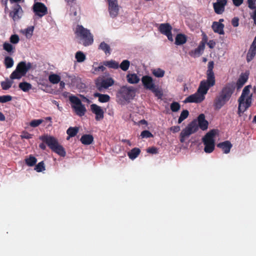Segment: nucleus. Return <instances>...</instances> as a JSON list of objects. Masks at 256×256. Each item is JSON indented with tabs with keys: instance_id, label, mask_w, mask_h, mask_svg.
Returning a JSON list of instances; mask_svg holds the SVG:
<instances>
[{
	"instance_id": "nucleus-1",
	"label": "nucleus",
	"mask_w": 256,
	"mask_h": 256,
	"mask_svg": "<svg viewBox=\"0 0 256 256\" xmlns=\"http://www.w3.org/2000/svg\"><path fill=\"white\" fill-rule=\"evenodd\" d=\"M32 64L26 62H20L16 66L15 70L11 74L10 78H6L4 81L1 82L0 85L4 90H8L13 84V80H20L26 76L28 70L31 68Z\"/></svg>"
},
{
	"instance_id": "nucleus-2",
	"label": "nucleus",
	"mask_w": 256,
	"mask_h": 256,
	"mask_svg": "<svg viewBox=\"0 0 256 256\" xmlns=\"http://www.w3.org/2000/svg\"><path fill=\"white\" fill-rule=\"evenodd\" d=\"M234 90V88L230 84L224 86L214 100L215 108H221L230 100Z\"/></svg>"
},
{
	"instance_id": "nucleus-3",
	"label": "nucleus",
	"mask_w": 256,
	"mask_h": 256,
	"mask_svg": "<svg viewBox=\"0 0 256 256\" xmlns=\"http://www.w3.org/2000/svg\"><path fill=\"white\" fill-rule=\"evenodd\" d=\"M76 38L78 43L84 46L92 45L94 42V36L90 30L82 25H77L74 30Z\"/></svg>"
},
{
	"instance_id": "nucleus-4",
	"label": "nucleus",
	"mask_w": 256,
	"mask_h": 256,
	"mask_svg": "<svg viewBox=\"0 0 256 256\" xmlns=\"http://www.w3.org/2000/svg\"><path fill=\"white\" fill-rule=\"evenodd\" d=\"M136 95V89L132 86H122L120 88L116 94L117 102L122 105L129 102Z\"/></svg>"
},
{
	"instance_id": "nucleus-5",
	"label": "nucleus",
	"mask_w": 256,
	"mask_h": 256,
	"mask_svg": "<svg viewBox=\"0 0 256 256\" xmlns=\"http://www.w3.org/2000/svg\"><path fill=\"white\" fill-rule=\"evenodd\" d=\"M40 139L46 144L53 152L62 157L66 156V150L64 148L59 144L57 138L54 136L46 134L41 136Z\"/></svg>"
},
{
	"instance_id": "nucleus-6",
	"label": "nucleus",
	"mask_w": 256,
	"mask_h": 256,
	"mask_svg": "<svg viewBox=\"0 0 256 256\" xmlns=\"http://www.w3.org/2000/svg\"><path fill=\"white\" fill-rule=\"evenodd\" d=\"M210 88L211 86L207 84L204 80L201 81L196 92L188 96L184 102L200 103L204 100L205 95Z\"/></svg>"
},
{
	"instance_id": "nucleus-7",
	"label": "nucleus",
	"mask_w": 256,
	"mask_h": 256,
	"mask_svg": "<svg viewBox=\"0 0 256 256\" xmlns=\"http://www.w3.org/2000/svg\"><path fill=\"white\" fill-rule=\"evenodd\" d=\"M216 134V130H212L202 138V141L204 145V150L206 153H211L214 151L215 146L214 137Z\"/></svg>"
},
{
	"instance_id": "nucleus-8",
	"label": "nucleus",
	"mask_w": 256,
	"mask_h": 256,
	"mask_svg": "<svg viewBox=\"0 0 256 256\" xmlns=\"http://www.w3.org/2000/svg\"><path fill=\"white\" fill-rule=\"evenodd\" d=\"M69 100L71 104L72 108L76 115L82 116L85 114L86 112V108L78 97L75 96H70Z\"/></svg>"
},
{
	"instance_id": "nucleus-9",
	"label": "nucleus",
	"mask_w": 256,
	"mask_h": 256,
	"mask_svg": "<svg viewBox=\"0 0 256 256\" xmlns=\"http://www.w3.org/2000/svg\"><path fill=\"white\" fill-rule=\"evenodd\" d=\"M198 130V126L196 120H192L188 126L182 130L180 136V140L182 143L185 141L186 138L196 132Z\"/></svg>"
},
{
	"instance_id": "nucleus-10",
	"label": "nucleus",
	"mask_w": 256,
	"mask_h": 256,
	"mask_svg": "<svg viewBox=\"0 0 256 256\" xmlns=\"http://www.w3.org/2000/svg\"><path fill=\"white\" fill-rule=\"evenodd\" d=\"M238 114L240 117L242 114L252 105V99L251 96L246 98V99H240L238 98Z\"/></svg>"
},
{
	"instance_id": "nucleus-11",
	"label": "nucleus",
	"mask_w": 256,
	"mask_h": 256,
	"mask_svg": "<svg viewBox=\"0 0 256 256\" xmlns=\"http://www.w3.org/2000/svg\"><path fill=\"white\" fill-rule=\"evenodd\" d=\"M33 12L35 16L42 18L48 14V8L42 2H35L33 5Z\"/></svg>"
},
{
	"instance_id": "nucleus-12",
	"label": "nucleus",
	"mask_w": 256,
	"mask_h": 256,
	"mask_svg": "<svg viewBox=\"0 0 256 256\" xmlns=\"http://www.w3.org/2000/svg\"><path fill=\"white\" fill-rule=\"evenodd\" d=\"M114 84V80L111 78L98 79L96 82V86L99 91L106 89L112 86Z\"/></svg>"
},
{
	"instance_id": "nucleus-13",
	"label": "nucleus",
	"mask_w": 256,
	"mask_h": 256,
	"mask_svg": "<svg viewBox=\"0 0 256 256\" xmlns=\"http://www.w3.org/2000/svg\"><path fill=\"white\" fill-rule=\"evenodd\" d=\"M22 15V10L21 6L18 4H14L10 13V16L14 21L18 20Z\"/></svg>"
},
{
	"instance_id": "nucleus-14",
	"label": "nucleus",
	"mask_w": 256,
	"mask_h": 256,
	"mask_svg": "<svg viewBox=\"0 0 256 256\" xmlns=\"http://www.w3.org/2000/svg\"><path fill=\"white\" fill-rule=\"evenodd\" d=\"M108 2V12L111 18L117 16L119 12V7L117 0H107Z\"/></svg>"
},
{
	"instance_id": "nucleus-15",
	"label": "nucleus",
	"mask_w": 256,
	"mask_h": 256,
	"mask_svg": "<svg viewBox=\"0 0 256 256\" xmlns=\"http://www.w3.org/2000/svg\"><path fill=\"white\" fill-rule=\"evenodd\" d=\"M92 112L96 114L95 119L96 121H100L104 118V112L100 106L96 104H92L90 106Z\"/></svg>"
},
{
	"instance_id": "nucleus-16",
	"label": "nucleus",
	"mask_w": 256,
	"mask_h": 256,
	"mask_svg": "<svg viewBox=\"0 0 256 256\" xmlns=\"http://www.w3.org/2000/svg\"><path fill=\"white\" fill-rule=\"evenodd\" d=\"M142 82L144 88L150 90L156 86L152 78L149 76H143L142 78Z\"/></svg>"
},
{
	"instance_id": "nucleus-17",
	"label": "nucleus",
	"mask_w": 256,
	"mask_h": 256,
	"mask_svg": "<svg viewBox=\"0 0 256 256\" xmlns=\"http://www.w3.org/2000/svg\"><path fill=\"white\" fill-rule=\"evenodd\" d=\"M227 2L226 0H217V2L214 4V8L216 14H220L224 10V6Z\"/></svg>"
},
{
	"instance_id": "nucleus-18",
	"label": "nucleus",
	"mask_w": 256,
	"mask_h": 256,
	"mask_svg": "<svg viewBox=\"0 0 256 256\" xmlns=\"http://www.w3.org/2000/svg\"><path fill=\"white\" fill-rule=\"evenodd\" d=\"M197 124L198 128L199 127L202 130H206L208 128V122L205 119L204 114H200L198 118Z\"/></svg>"
},
{
	"instance_id": "nucleus-19",
	"label": "nucleus",
	"mask_w": 256,
	"mask_h": 256,
	"mask_svg": "<svg viewBox=\"0 0 256 256\" xmlns=\"http://www.w3.org/2000/svg\"><path fill=\"white\" fill-rule=\"evenodd\" d=\"M217 146L222 150L224 153L228 154L230 152V149L232 148V145L231 142L228 140H226L224 142H220L217 144Z\"/></svg>"
},
{
	"instance_id": "nucleus-20",
	"label": "nucleus",
	"mask_w": 256,
	"mask_h": 256,
	"mask_svg": "<svg viewBox=\"0 0 256 256\" xmlns=\"http://www.w3.org/2000/svg\"><path fill=\"white\" fill-rule=\"evenodd\" d=\"M224 26L223 24L218 22H213L212 28L215 33H218L220 34H224Z\"/></svg>"
},
{
	"instance_id": "nucleus-21",
	"label": "nucleus",
	"mask_w": 256,
	"mask_h": 256,
	"mask_svg": "<svg viewBox=\"0 0 256 256\" xmlns=\"http://www.w3.org/2000/svg\"><path fill=\"white\" fill-rule=\"evenodd\" d=\"M204 48V42H200L198 47L194 50L191 51L190 54L193 56H199L202 54Z\"/></svg>"
},
{
	"instance_id": "nucleus-22",
	"label": "nucleus",
	"mask_w": 256,
	"mask_h": 256,
	"mask_svg": "<svg viewBox=\"0 0 256 256\" xmlns=\"http://www.w3.org/2000/svg\"><path fill=\"white\" fill-rule=\"evenodd\" d=\"M158 30L161 34L166 35L172 31V27L168 23H164L160 24Z\"/></svg>"
},
{
	"instance_id": "nucleus-23",
	"label": "nucleus",
	"mask_w": 256,
	"mask_h": 256,
	"mask_svg": "<svg viewBox=\"0 0 256 256\" xmlns=\"http://www.w3.org/2000/svg\"><path fill=\"white\" fill-rule=\"evenodd\" d=\"M80 140L84 145H90L94 141V137L91 134H85L82 136Z\"/></svg>"
},
{
	"instance_id": "nucleus-24",
	"label": "nucleus",
	"mask_w": 256,
	"mask_h": 256,
	"mask_svg": "<svg viewBox=\"0 0 256 256\" xmlns=\"http://www.w3.org/2000/svg\"><path fill=\"white\" fill-rule=\"evenodd\" d=\"M205 82L211 87L215 85L216 80L214 72H206V80Z\"/></svg>"
},
{
	"instance_id": "nucleus-25",
	"label": "nucleus",
	"mask_w": 256,
	"mask_h": 256,
	"mask_svg": "<svg viewBox=\"0 0 256 256\" xmlns=\"http://www.w3.org/2000/svg\"><path fill=\"white\" fill-rule=\"evenodd\" d=\"M187 38L186 36L182 34H178L175 39V44L180 46L185 44L186 42Z\"/></svg>"
},
{
	"instance_id": "nucleus-26",
	"label": "nucleus",
	"mask_w": 256,
	"mask_h": 256,
	"mask_svg": "<svg viewBox=\"0 0 256 256\" xmlns=\"http://www.w3.org/2000/svg\"><path fill=\"white\" fill-rule=\"evenodd\" d=\"M127 81L131 84H138L140 82V78L136 74H128L126 75Z\"/></svg>"
},
{
	"instance_id": "nucleus-27",
	"label": "nucleus",
	"mask_w": 256,
	"mask_h": 256,
	"mask_svg": "<svg viewBox=\"0 0 256 256\" xmlns=\"http://www.w3.org/2000/svg\"><path fill=\"white\" fill-rule=\"evenodd\" d=\"M252 88L251 85H248L246 86L242 90V93L239 98L242 100L246 99V98L251 96L252 99V94H250V89Z\"/></svg>"
},
{
	"instance_id": "nucleus-28",
	"label": "nucleus",
	"mask_w": 256,
	"mask_h": 256,
	"mask_svg": "<svg viewBox=\"0 0 256 256\" xmlns=\"http://www.w3.org/2000/svg\"><path fill=\"white\" fill-rule=\"evenodd\" d=\"M256 54V46H250V48L247 53L246 60L248 62H250Z\"/></svg>"
},
{
	"instance_id": "nucleus-29",
	"label": "nucleus",
	"mask_w": 256,
	"mask_h": 256,
	"mask_svg": "<svg viewBox=\"0 0 256 256\" xmlns=\"http://www.w3.org/2000/svg\"><path fill=\"white\" fill-rule=\"evenodd\" d=\"M94 96L95 98H98V101L100 102H108L110 100V96L108 95L101 94L98 92H95L94 94Z\"/></svg>"
},
{
	"instance_id": "nucleus-30",
	"label": "nucleus",
	"mask_w": 256,
	"mask_h": 256,
	"mask_svg": "<svg viewBox=\"0 0 256 256\" xmlns=\"http://www.w3.org/2000/svg\"><path fill=\"white\" fill-rule=\"evenodd\" d=\"M98 49L102 50L106 55H110L111 53L110 46L104 42H102L100 44Z\"/></svg>"
},
{
	"instance_id": "nucleus-31",
	"label": "nucleus",
	"mask_w": 256,
	"mask_h": 256,
	"mask_svg": "<svg viewBox=\"0 0 256 256\" xmlns=\"http://www.w3.org/2000/svg\"><path fill=\"white\" fill-rule=\"evenodd\" d=\"M140 148H132L130 151L128 152V156L130 159L133 160L138 156L140 154Z\"/></svg>"
},
{
	"instance_id": "nucleus-32",
	"label": "nucleus",
	"mask_w": 256,
	"mask_h": 256,
	"mask_svg": "<svg viewBox=\"0 0 256 256\" xmlns=\"http://www.w3.org/2000/svg\"><path fill=\"white\" fill-rule=\"evenodd\" d=\"M248 79V76L246 74H242L238 79L236 85L238 88H242Z\"/></svg>"
},
{
	"instance_id": "nucleus-33",
	"label": "nucleus",
	"mask_w": 256,
	"mask_h": 256,
	"mask_svg": "<svg viewBox=\"0 0 256 256\" xmlns=\"http://www.w3.org/2000/svg\"><path fill=\"white\" fill-rule=\"evenodd\" d=\"M3 48L7 52L10 54H14L15 52V47L11 44L5 42L3 44Z\"/></svg>"
},
{
	"instance_id": "nucleus-34",
	"label": "nucleus",
	"mask_w": 256,
	"mask_h": 256,
	"mask_svg": "<svg viewBox=\"0 0 256 256\" xmlns=\"http://www.w3.org/2000/svg\"><path fill=\"white\" fill-rule=\"evenodd\" d=\"M20 32L24 36L26 39L30 40L32 38V26L20 30Z\"/></svg>"
},
{
	"instance_id": "nucleus-35",
	"label": "nucleus",
	"mask_w": 256,
	"mask_h": 256,
	"mask_svg": "<svg viewBox=\"0 0 256 256\" xmlns=\"http://www.w3.org/2000/svg\"><path fill=\"white\" fill-rule=\"evenodd\" d=\"M104 64L109 68L114 69H118L119 68L118 62L114 60L106 61L104 62Z\"/></svg>"
},
{
	"instance_id": "nucleus-36",
	"label": "nucleus",
	"mask_w": 256,
	"mask_h": 256,
	"mask_svg": "<svg viewBox=\"0 0 256 256\" xmlns=\"http://www.w3.org/2000/svg\"><path fill=\"white\" fill-rule=\"evenodd\" d=\"M78 132V127H70L66 130V133L68 135L67 140H69L70 138L74 137L76 135Z\"/></svg>"
},
{
	"instance_id": "nucleus-37",
	"label": "nucleus",
	"mask_w": 256,
	"mask_h": 256,
	"mask_svg": "<svg viewBox=\"0 0 256 256\" xmlns=\"http://www.w3.org/2000/svg\"><path fill=\"white\" fill-rule=\"evenodd\" d=\"M49 81L52 84H58L60 80V77L56 74H51L48 76Z\"/></svg>"
},
{
	"instance_id": "nucleus-38",
	"label": "nucleus",
	"mask_w": 256,
	"mask_h": 256,
	"mask_svg": "<svg viewBox=\"0 0 256 256\" xmlns=\"http://www.w3.org/2000/svg\"><path fill=\"white\" fill-rule=\"evenodd\" d=\"M18 86L24 92H28L32 88V85L26 82H22L19 84Z\"/></svg>"
},
{
	"instance_id": "nucleus-39",
	"label": "nucleus",
	"mask_w": 256,
	"mask_h": 256,
	"mask_svg": "<svg viewBox=\"0 0 256 256\" xmlns=\"http://www.w3.org/2000/svg\"><path fill=\"white\" fill-rule=\"evenodd\" d=\"M75 58L78 62H82L86 60L85 54L81 51H78L76 52Z\"/></svg>"
},
{
	"instance_id": "nucleus-40",
	"label": "nucleus",
	"mask_w": 256,
	"mask_h": 256,
	"mask_svg": "<svg viewBox=\"0 0 256 256\" xmlns=\"http://www.w3.org/2000/svg\"><path fill=\"white\" fill-rule=\"evenodd\" d=\"M4 63L6 67L7 68H9L13 66L14 62L13 59L12 58L7 56L4 58Z\"/></svg>"
},
{
	"instance_id": "nucleus-41",
	"label": "nucleus",
	"mask_w": 256,
	"mask_h": 256,
	"mask_svg": "<svg viewBox=\"0 0 256 256\" xmlns=\"http://www.w3.org/2000/svg\"><path fill=\"white\" fill-rule=\"evenodd\" d=\"M130 62L127 60H122L120 64H119V68H120L123 71H126L130 67Z\"/></svg>"
},
{
	"instance_id": "nucleus-42",
	"label": "nucleus",
	"mask_w": 256,
	"mask_h": 256,
	"mask_svg": "<svg viewBox=\"0 0 256 256\" xmlns=\"http://www.w3.org/2000/svg\"><path fill=\"white\" fill-rule=\"evenodd\" d=\"M188 115L189 112L188 110H183L178 119V123L180 124L184 120L188 117Z\"/></svg>"
},
{
	"instance_id": "nucleus-43",
	"label": "nucleus",
	"mask_w": 256,
	"mask_h": 256,
	"mask_svg": "<svg viewBox=\"0 0 256 256\" xmlns=\"http://www.w3.org/2000/svg\"><path fill=\"white\" fill-rule=\"evenodd\" d=\"M158 98H161L162 96V90L156 86H154V88L150 90Z\"/></svg>"
},
{
	"instance_id": "nucleus-44",
	"label": "nucleus",
	"mask_w": 256,
	"mask_h": 256,
	"mask_svg": "<svg viewBox=\"0 0 256 256\" xmlns=\"http://www.w3.org/2000/svg\"><path fill=\"white\" fill-rule=\"evenodd\" d=\"M45 164L43 161H42L36 165L34 170L37 172H42L45 170Z\"/></svg>"
},
{
	"instance_id": "nucleus-45",
	"label": "nucleus",
	"mask_w": 256,
	"mask_h": 256,
	"mask_svg": "<svg viewBox=\"0 0 256 256\" xmlns=\"http://www.w3.org/2000/svg\"><path fill=\"white\" fill-rule=\"evenodd\" d=\"M153 74L157 78H162L164 76V71L160 68L154 70L152 71Z\"/></svg>"
},
{
	"instance_id": "nucleus-46",
	"label": "nucleus",
	"mask_w": 256,
	"mask_h": 256,
	"mask_svg": "<svg viewBox=\"0 0 256 256\" xmlns=\"http://www.w3.org/2000/svg\"><path fill=\"white\" fill-rule=\"evenodd\" d=\"M170 108L172 112H176L180 110V106L178 102H174L170 104Z\"/></svg>"
},
{
	"instance_id": "nucleus-47",
	"label": "nucleus",
	"mask_w": 256,
	"mask_h": 256,
	"mask_svg": "<svg viewBox=\"0 0 256 256\" xmlns=\"http://www.w3.org/2000/svg\"><path fill=\"white\" fill-rule=\"evenodd\" d=\"M12 96L10 95H4L0 96V103H6L12 100Z\"/></svg>"
},
{
	"instance_id": "nucleus-48",
	"label": "nucleus",
	"mask_w": 256,
	"mask_h": 256,
	"mask_svg": "<svg viewBox=\"0 0 256 256\" xmlns=\"http://www.w3.org/2000/svg\"><path fill=\"white\" fill-rule=\"evenodd\" d=\"M10 43L14 44H17L20 41V38L17 34H12L10 38Z\"/></svg>"
},
{
	"instance_id": "nucleus-49",
	"label": "nucleus",
	"mask_w": 256,
	"mask_h": 256,
	"mask_svg": "<svg viewBox=\"0 0 256 256\" xmlns=\"http://www.w3.org/2000/svg\"><path fill=\"white\" fill-rule=\"evenodd\" d=\"M142 138H149L153 137L152 134L148 130L142 131L140 134Z\"/></svg>"
},
{
	"instance_id": "nucleus-50",
	"label": "nucleus",
	"mask_w": 256,
	"mask_h": 256,
	"mask_svg": "<svg viewBox=\"0 0 256 256\" xmlns=\"http://www.w3.org/2000/svg\"><path fill=\"white\" fill-rule=\"evenodd\" d=\"M214 67V62L213 61H210L208 63V70L206 72H214L213 68Z\"/></svg>"
},
{
	"instance_id": "nucleus-51",
	"label": "nucleus",
	"mask_w": 256,
	"mask_h": 256,
	"mask_svg": "<svg viewBox=\"0 0 256 256\" xmlns=\"http://www.w3.org/2000/svg\"><path fill=\"white\" fill-rule=\"evenodd\" d=\"M232 24L234 27H237L239 25V18L238 17H234L232 20Z\"/></svg>"
},
{
	"instance_id": "nucleus-52",
	"label": "nucleus",
	"mask_w": 256,
	"mask_h": 256,
	"mask_svg": "<svg viewBox=\"0 0 256 256\" xmlns=\"http://www.w3.org/2000/svg\"><path fill=\"white\" fill-rule=\"evenodd\" d=\"M256 0H248V7L250 8L252 10L256 9V8L254 7Z\"/></svg>"
},
{
	"instance_id": "nucleus-53",
	"label": "nucleus",
	"mask_w": 256,
	"mask_h": 256,
	"mask_svg": "<svg viewBox=\"0 0 256 256\" xmlns=\"http://www.w3.org/2000/svg\"><path fill=\"white\" fill-rule=\"evenodd\" d=\"M147 152L150 154H156L158 153V149L155 147L149 148L147 150Z\"/></svg>"
},
{
	"instance_id": "nucleus-54",
	"label": "nucleus",
	"mask_w": 256,
	"mask_h": 256,
	"mask_svg": "<svg viewBox=\"0 0 256 256\" xmlns=\"http://www.w3.org/2000/svg\"><path fill=\"white\" fill-rule=\"evenodd\" d=\"M42 119L33 120V127H36L43 122Z\"/></svg>"
},
{
	"instance_id": "nucleus-55",
	"label": "nucleus",
	"mask_w": 256,
	"mask_h": 256,
	"mask_svg": "<svg viewBox=\"0 0 256 256\" xmlns=\"http://www.w3.org/2000/svg\"><path fill=\"white\" fill-rule=\"evenodd\" d=\"M26 164L28 166H32V154H30L28 158L26 160Z\"/></svg>"
},
{
	"instance_id": "nucleus-56",
	"label": "nucleus",
	"mask_w": 256,
	"mask_h": 256,
	"mask_svg": "<svg viewBox=\"0 0 256 256\" xmlns=\"http://www.w3.org/2000/svg\"><path fill=\"white\" fill-rule=\"evenodd\" d=\"M170 130L174 133L177 132L180 130V127L178 126H173L170 128Z\"/></svg>"
},
{
	"instance_id": "nucleus-57",
	"label": "nucleus",
	"mask_w": 256,
	"mask_h": 256,
	"mask_svg": "<svg viewBox=\"0 0 256 256\" xmlns=\"http://www.w3.org/2000/svg\"><path fill=\"white\" fill-rule=\"evenodd\" d=\"M20 136L22 138L28 139L31 138V135L28 132H23L22 134L20 135Z\"/></svg>"
},
{
	"instance_id": "nucleus-58",
	"label": "nucleus",
	"mask_w": 256,
	"mask_h": 256,
	"mask_svg": "<svg viewBox=\"0 0 256 256\" xmlns=\"http://www.w3.org/2000/svg\"><path fill=\"white\" fill-rule=\"evenodd\" d=\"M234 4L236 6H239L243 2V0H232Z\"/></svg>"
},
{
	"instance_id": "nucleus-59",
	"label": "nucleus",
	"mask_w": 256,
	"mask_h": 256,
	"mask_svg": "<svg viewBox=\"0 0 256 256\" xmlns=\"http://www.w3.org/2000/svg\"><path fill=\"white\" fill-rule=\"evenodd\" d=\"M208 46L209 48H214L215 44H216V43L214 42L213 40H210L208 42Z\"/></svg>"
},
{
	"instance_id": "nucleus-60",
	"label": "nucleus",
	"mask_w": 256,
	"mask_h": 256,
	"mask_svg": "<svg viewBox=\"0 0 256 256\" xmlns=\"http://www.w3.org/2000/svg\"><path fill=\"white\" fill-rule=\"evenodd\" d=\"M165 36H167V38L169 40H170L171 42L173 41V38H172V31L170 32H168V34H166Z\"/></svg>"
},
{
	"instance_id": "nucleus-61",
	"label": "nucleus",
	"mask_w": 256,
	"mask_h": 256,
	"mask_svg": "<svg viewBox=\"0 0 256 256\" xmlns=\"http://www.w3.org/2000/svg\"><path fill=\"white\" fill-rule=\"evenodd\" d=\"M251 17L254 20V24L256 26V8L253 12L252 15L251 16Z\"/></svg>"
},
{
	"instance_id": "nucleus-62",
	"label": "nucleus",
	"mask_w": 256,
	"mask_h": 256,
	"mask_svg": "<svg viewBox=\"0 0 256 256\" xmlns=\"http://www.w3.org/2000/svg\"><path fill=\"white\" fill-rule=\"evenodd\" d=\"M106 70V68L103 66H98V68H96V71H100L104 72Z\"/></svg>"
},
{
	"instance_id": "nucleus-63",
	"label": "nucleus",
	"mask_w": 256,
	"mask_h": 256,
	"mask_svg": "<svg viewBox=\"0 0 256 256\" xmlns=\"http://www.w3.org/2000/svg\"><path fill=\"white\" fill-rule=\"evenodd\" d=\"M60 88L61 89H62L64 88L65 86V83L63 81H60Z\"/></svg>"
},
{
	"instance_id": "nucleus-64",
	"label": "nucleus",
	"mask_w": 256,
	"mask_h": 256,
	"mask_svg": "<svg viewBox=\"0 0 256 256\" xmlns=\"http://www.w3.org/2000/svg\"><path fill=\"white\" fill-rule=\"evenodd\" d=\"M138 124H147L148 122L145 120H142L138 122Z\"/></svg>"
}]
</instances>
